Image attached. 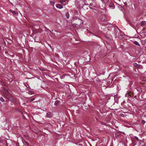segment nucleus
I'll list each match as a JSON object with an SVG mask.
<instances>
[{"mask_svg": "<svg viewBox=\"0 0 146 146\" xmlns=\"http://www.w3.org/2000/svg\"><path fill=\"white\" fill-rule=\"evenodd\" d=\"M0 100L2 102H4V100L3 99V98L2 97L0 98Z\"/></svg>", "mask_w": 146, "mask_h": 146, "instance_id": "obj_14", "label": "nucleus"}, {"mask_svg": "<svg viewBox=\"0 0 146 146\" xmlns=\"http://www.w3.org/2000/svg\"><path fill=\"white\" fill-rule=\"evenodd\" d=\"M63 1H61L60 3H62V2H63Z\"/></svg>", "mask_w": 146, "mask_h": 146, "instance_id": "obj_21", "label": "nucleus"}, {"mask_svg": "<svg viewBox=\"0 0 146 146\" xmlns=\"http://www.w3.org/2000/svg\"><path fill=\"white\" fill-rule=\"evenodd\" d=\"M3 90L4 93H5L6 94L9 93V92L7 91V90L5 88H3Z\"/></svg>", "mask_w": 146, "mask_h": 146, "instance_id": "obj_6", "label": "nucleus"}, {"mask_svg": "<svg viewBox=\"0 0 146 146\" xmlns=\"http://www.w3.org/2000/svg\"><path fill=\"white\" fill-rule=\"evenodd\" d=\"M11 102H13V103H15V104H16V101L15 100V99H13L12 100H11Z\"/></svg>", "mask_w": 146, "mask_h": 146, "instance_id": "obj_13", "label": "nucleus"}, {"mask_svg": "<svg viewBox=\"0 0 146 146\" xmlns=\"http://www.w3.org/2000/svg\"><path fill=\"white\" fill-rule=\"evenodd\" d=\"M145 115H146V112H145Z\"/></svg>", "mask_w": 146, "mask_h": 146, "instance_id": "obj_22", "label": "nucleus"}, {"mask_svg": "<svg viewBox=\"0 0 146 146\" xmlns=\"http://www.w3.org/2000/svg\"><path fill=\"white\" fill-rule=\"evenodd\" d=\"M120 116L121 117H124V115L123 114H122V113H121L120 114Z\"/></svg>", "mask_w": 146, "mask_h": 146, "instance_id": "obj_18", "label": "nucleus"}, {"mask_svg": "<svg viewBox=\"0 0 146 146\" xmlns=\"http://www.w3.org/2000/svg\"><path fill=\"white\" fill-rule=\"evenodd\" d=\"M110 116L111 115V114L110 113Z\"/></svg>", "mask_w": 146, "mask_h": 146, "instance_id": "obj_23", "label": "nucleus"}, {"mask_svg": "<svg viewBox=\"0 0 146 146\" xmlns=\"http://www.w3.org/2000/svg\"><path fill=\"white\" fill-rule=\"evenodd\" d=\"M56 7L58 8L61 9L63 8V6L61 4H57L56 5Z\"/></svg>", "mask_w": 146, "mask_h": 146, "instance_id": "obj_4", "label": "nucleus"}, {"mask_svg": "<svg viewBox=\"0 0 146 146\" xmlns=\"http://www.w3.org/2000/svg\"><path fill=\"white\" fill-rule=\"evenodd\" d=\"M129 96V93H127L125 94V96L127 97Z\"/></svg>", "mask_w": 146, "mask_h": 146, "instance_id": "obj_15", "label": "nucleus"}, {"mask_svg": "<svg viewBox=\"0 0 146 146\" xmlns=\"http://www.w3.org/2000/svg\"><path fill=\"white\" fill-rule=\"evenodd\" d=\"M133 43L134 44L136 45L140 46V44L137 41H135L133 42Z\"/></svg>", "mask_w": 146, "mask_h": 146, "instance_id": "obj_8", "label": "nucleus"}, {"mask_svg": "<svg viewBox=\"0 0 146 146\" xmlns=\"http://www.w3.org/2000/svg\"><path fill=\"white\" fill-rule=\"evenodd\" d=\"M66 16L67 18H68L69 17V14L68 13H67L66 14Z\"/></svg>", "mask_w": 146, "mask_h": 146, "instance_id": "obj_12", "label": "nucleus"}, {"mask_svg": "<svg viewBox=\"0 0 146 146\" xmlns=\"http://www.w3.org/2000/svg\"><path fill=\"white\" fill-rule=\"evenodd\" d=\"M146 23V22L145 21H143L141 24V26L143 27L144 25Z\"/></svg>", "mask_w": 146, "mask_h": 146, "instance_id": "obj_7", "label": "nucleus"}, {"mask_svg": "<svg viewBox=\"0 0 146 146\" xmlns=\"http://www.w3.org/2000/svg\"><path fill=\"white\" fill-rule=\"evenodd\" d=\"M10 12H12V13H14V12H14V11H13V10H10Z\"/></svg>", "mask_w": 146, "mask_h": 146, "instance_id": "obj_19", "label": "nucleus"}, {"mask_svg": "<svg viewBox=\"0 0 146 146\" xmlns=\"http://www.w3.org/2000/svg\"><path fill=\"white\" fill-rule=\"evenodd\" d=\"M60 102L59 101H56L54 103V105L56 106H57L59 104Z\"/></svg>", "mask_w": 146, "mask_h": 146, "instance_id": "obj_9", "label": "nucleus"}, {"mask_svg": "<svg viewBox=\"0 0 146 146\" xmlns=\"http://www.w3.org/2000/svg\"><path fill=\"white\" fill-rule=\"evenodd\" d=\"M50 3L52 5H53L54 4V2L52 1H50Z\"/></svg>", "mask_w": 146, "mask_h": 146, "instance_id": "obj_17", "label": "nucleus"}, {"mask_svg": "<svg viewBox=\"0 0 146 146\" xmlns=\"http://www.w3.org/2000/svg\"><path fill=\"white\" fill-rule=\"evenodd\" d=\"M34 100L35 99L34 98H33L31 99V101H34Z\"/></svg>", "mask_w": 146, "mask_h": 146, "instance_id": "obj_20", "label": "nucleus"}, {"mask_svg": "<svg viewBox=\"0 0 146 146\" xmlns=\"http://www.w3.org/2000/svg\"><path fill=\"white\" fill-rule=\"evenodd\" d=\"M100 19L101 21H104L107 20V18L104 15H102L100 16Z\"/></svg>", "mask_w": 146, "mask_h": 146, "instance_id": "obj_1", "label": "nucleus"}, {"mask_svg": "<svg viewBox=\"0 0 146 146\" xmlns=\"http://www.w3.org/2000/svg\"><path fill=\"white\" fill-rule=\"evenodd\" d=\"M52 116V114L50 112L48 113L46 115V117L48 118H50Z\"/></svg>", "mask_w": 146, "mask_h": 146, "instance_id": "obj_3", "label": "nucleus"}, {"mask_svg": "<svg viewBox=\"0 0 146 146\" xmlns=\"http://www.w3.org/2000/svg\"><path fill=\"white\" fill-rule=\"evenodd\" d=\"M142 122L143 124H144L145 123V121L144 120H142Z\"/></svg>", "mask_w": 146, "mask_h": 146, "instance_id": "obj_16", "label": "nucleus"}, {"mask_svg": "<svg viewBox=\"0 0 146 146\" xmlns=\"http://www.w3.org/2000/svg\"><path fill=\"white\" fill-rule=\"evenodd\" d=\"M115 8V6L113 3L110 2V9L111 8L112 9H114Z\"/></svg>", "mask_w": 146, "mask_h": 146, "instance_id": "obj_5", "label": "nucleus"}, {"mask_svg": "<svg viewBox=\"0 0 146 146\" xmlns=\"http://www.w3.org/2000/svg\"><path fill=\"white\" fill-rule=\"evenodd\" d=\"M134 66L135 67H136L137 68H139V65H138L137 63H135L134 64Z\"/></svg>", "mask_w": 146, "mask_h": 146, "instance_id": "obj_11", "label": "nucleus"}, {"mask_svg": "<svg viewBox=\"0 0 146 146\" xmlns=\"http://www.w3.org/2000/svg\"><path fill=\"white\" fill-rule=\"evenodd\" d=\"M109 76H110V75H109V76H108V77H109Z\"/></svg>", "mask_w": 146, "mask_h": 146, "instance_id": "obj_24", "label": "nucleus"}, {"mask_svg": "<svg viewBox=\"0 0 146 146\" xmlns=\"http://www.w3.org/2000/svg\"><path fill=\"white\" fill-rule=\"evenodd\" d=\"M76 20H77V24L76 25H78V26L77 27H78L80 26V25L82 23H83V22L82 21L81 19L79 18H78L77 19H76Z\"/></svg>", "mask_w": 146, "mask_h": 146, "instance_id": "obj_2", "label": "nucleus"}, {"mask_svg": "<svg viewBox=\"0 0 146 146\" xmlns=\"http://www.w3.org/2000/svg\"><path fill=\"white\" fill-rule=\"evenodd\" d=\"M129 96H130L131 97H132L133 96V94L131 92H129Z\"/></svg>", "mask_w": 146, "mask_h": 146, "instance_id": "obj_10", "label": "nucleus"}]
</instances>
